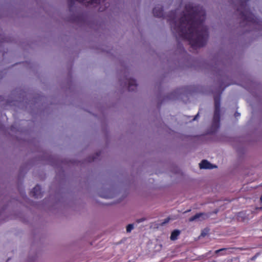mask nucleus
Wrapping results in <instances>:
<instances>
[{
	"instance_id": "1",
	"label": "nucleus",
	"mask_w": 262,
	"mask_h": 262,
	"mask_svg": "<svg viewBox=\"0 0 262 262\" xmlns=\"http://www.w3.org/2000/svg\"><path fill=\"white\" fill-rule=\"evenodd\" d=\"M180 25L177 26L176 29L180 32V35L184 36L190 41L193 46H203L207 37L206 28L203 26H194L193 23H184L183 20Z\"/></svg>"
},
{
	"instance_id": "2",
	"label": "nucleus",
	"mask_w": 262,
	"mask_h": 262,
	"mask_svg": "<svg viewBox=\"0 0 262 262\" xmlns=\"http://www.w3.org/2000/svg\"><path fill=\"white\" fill-rule=\"evenodd\" d=\"M188 15H190V14H188ZM204 13L201 12L200 14L198 13H194L193 11V15L191 16H184L181 18L179 23L177 26L180 25V23L182 20H183L184 23H187L189 22L190 23H193L194 24V26H202L201 25V23L204 20Z\"/></svg>"
},
{
	"instance_id": "3",
	"label": "nucleus",
	"mask_w": 262,
	"mask_h": 262,
	"mask_svg": "<svg viewBox=\"0 0 262 262\" xmlns=\"http://www.w3.org/2000/svg\"><path fill=\"white\" fill-rule=\"evenodd\" d=\"M209 217L208 214L205 213H197L189 219V222L201 221L206 220Z\"/></svg>"
},
{
	"instance_id": "4",
	"label": "nucleus",
	"mask_w": 262,
	"mask_h": 262,
	"mask_svg": "<svg viewBox=\"0 0 262 262\" xmlns=\"http://www.w3.org/2000/svg\"><path fill=\"white\" fill-rule=\"evenodd\" d=\"M199 166L201 169H213L216 167L207 160H203L199 164Z\"/></svg>"
},
{
	"instance_id": "5",
	"label": "nucleus",
	"mask_w": 262,
	"mask_h": 262,
	"mask_svg": "<svg viewBox=\"0 0 262 262\" xmlns=\"http://www.w3.org/2000/svg\"><path fill=\"white\" fill-rule=\"evenodd\" d=\"M31 194L36 198H40L41 195L40 187L36 186L32 190Z\"/></svg>"
},
{
	"instance_id": "6",
	"label": "nucleus",
	"mask_w": 262,
	"mask_h": 262,
	"mask_svg": "<svg viewBox=\"0 0 262 262\" xmlns=\"http://www.w3.org/2000/svg\"><path fill=\"white\" fill-rule=\"evenodd\" d=\"M99 193L102 197L105 198H110L112 196L111 191L108 190H107L106 192H103V191H100Z\"/></svg>"
},
{
	"instance_id": "7",
	"label": "nucleus",
	"mask_w": 262,
	"mask_h": 262,
	"mask_svg": "<svg viewBox=\"0 0 262 262\" xmlns=\"http://www.w3.org/2000/svg\"><path fill=\"white\" fill-rule=\"evenodd\" d=\"M180 232L178 230H175L172 232L170 235V239L174 241L177 239L178 235L180 234Z\"/></svg>"
},
{
	"instance_id": "8",
	"label": "nucleus",
	"mask_w": 262,
	"mask_h": 262,
	"mask_svg": "<svg viewBox=\"0 0 262 262\" xmlns=\"http://www.w3.org/2000/svg\"><path fill=\"white\" fill-rule=\"evenodd\" d=\"M135 85V81L134 80H130L128 83V86L130 90L133 91L134 90V88H132Z\"/></svg>"
},
{
	"instance_id": "9",
	"label": "nucleus",
	"mask_w": 262,
	"mask_h": 262,
	"mask_svg": "<svg viewBox=\"0 0 262 262\" xmlns=\"http://www.w3.org/2000/svg\"><path fill=\"white\" fill-rule=\"evenodd\" d=\"M134 228L133 224H128L126 227V232H130Z\"/></svg>"
},
{
	"instance_id": "10",
	"label": "nucleus",
	"mask_w": 262,
	"mask_h": 262,
	"mask_svg": "<svg viewBox=\"0 0 262 262\" xmlns=\"http://www.w3.org/2000/svg\"><path fill=\"white\" fill-rule=\"evenodd\" d=\"M156 11H157V8H155L154 10V15H156V16H160V15H161V11L159 12V13H157L156 12Z\"/></svg>"
},
{
	"instance_id": "11",
	"label": "nucleus",
	"mask_w": 262,
	"mask_h": 262,
	"mask_svg": "<svg viewBox=\"0 0 262 262\" xmlns=\"http://www.w3.org/2000/svg\"><path fill=\"white\" fill-rule=\"evenodd\" d=\"M206 234V233H205L204 231L202 232L201 235L202 236H205Z\"/></svg>"
},
{
	"instance_id": "12",
	"label": "nucleus",
	"mask_w": 262,
	"mask_h": 262,
	"mask_svg": "<svg viewBox=\"0 0 262 262\" xmlns=\"http://www.w3.org/2000/svg\"><path fill=\"white\" fill-rule=\"evenodd\" d=\"M214 117H215V118H216V119H217V117H218V115H217V113H216H216H215V114Z\"/></svg>"
},
{
	"instance_id": "13",
	"label": "nucleus",
	"mask_w": 262,
	"mask_h": 262,
	"mask_svg": "<svg viewBox=\"0 0 262 262\" xmlns=\"http://www.w3.org/2000/svg\"><path fill=\"white\" fill-rule=\"evenodd\" d=\"M260 200H261V202H262V195H261V196L260 198Z\"/></svg>"
},
{
	"instance_id": "14",
	"label": "nucleus",
	"mask_w": 262,
	"mask_h": 262,
	"mask_svg": "<svg viewBox=\"0 0 262 262\" xmlns=\"http://www.w3.org/2000/svg\"><path fill=\"white\" fill-rule=\"evenodd\" d=\"M221 250H222V249H221V250H217V251H216V252H218L219 251H221Z\"/></svg>"
}]
</instances>
